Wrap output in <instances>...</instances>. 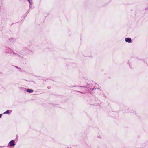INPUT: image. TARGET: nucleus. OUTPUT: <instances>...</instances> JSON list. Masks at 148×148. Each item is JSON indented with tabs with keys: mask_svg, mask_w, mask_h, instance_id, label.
<instances>
[{
	"mask_svg": "<svg viewBox=\"0 0 148 148\" xmlns=\"http://www.w3.org/2000/svg\"><path fill=\"white\" fill-rule=\"evenodd\" d=\"M96 85L94 83L92 84L90 82H89L86 84V85L84 86H75L77 87V89L79 90L83 91L80 92L77 91L81 93L86 94L87 92L90 93L93 90L96 89L95 85Z\"/></svg>",
	"mask_w": 148,
	"mask_h": 148,
	"instance_id": "1",
	"label": "nucleus"
},
{
	"mask_svg": "<svg viewBox=\"0 0 148 148\" xmlns=\"http://www.w3.org/2000/svg\"><path fill=\"white\" fill-rule=\"evenodd\" d=\"M15 141L12 140L9 142V144L10 146H14L15 145V144L14 143Z\"/></svg>",
	"mask_w": 148,
	"mask_h": 148,
	"instance_id": "2",
	"label": "nucleus"
},
{
	"mask_svg": "<svg viewBox=\"0 0 148 148\" xmlns=\"http://www.w3.org/2000/svg\"><path fill=\"white\" fill-rule=\"evenodd\" d=\"M125 41L128 43H131L132 42V40L131 38H127L125 39Z\"/></svg>",
	"mask_w": 148,
	"mask_h": 148,
	"instance_id": "3",
	"label": "nucleus"
},
{
	"mask_svg": "<svg viewBox=\"0 0 148 148\" xmlns=\"http://www.w3.org/2000/svg\"><path fill=\"white\" fill-rule=\"evenodd\" d=\"M28 1L29 3H30V5H29V8H30L31 7L32 5L33 4V2L32 0H28Z\"/></svg>",
	"mask_w": 148,
	"mask_h": 148,
	"instance_id": "4",
	"label": "nucleus"
},
{
	"mask_svg": "<svg viewBox=\"0 0 148 148\" xmlns=\"http://www.w3.org/2000/svg\"><path fill=\"white\" fill-rule=\"evenodd\" d=\"M27 92H28L31 93L33 92V90L32 89H27Z\"/></svg>",
	"mask_w": 148,
	"mask_h": 148,
	"instance_id": "5",
	"label": "nucleus"
},
{
	"mask_svg": "<svg viewBox=\"0 0 148 148\" xmlns=\"http://www.w3.org/2000/svg\"><path fill=\"white\" fill-rule=\"evenodd\" d=\"M12 112V110H7L6 111H5V112H4L3 114H8L9 113V112Z\"/></svg>",
	"mask_w": 148,
	"mask_h": 148,
	"instance_id": "6",
	"label": "nucleus"
},
{
	"mask_svg": "<svg viewBox=\"0 0 148 148\" xmlns=\"http://www.w3.org/2000/svg\"><path fill=\"white\" fill-rule=\"evenodd\" d=\"M6 51L7 53H10L12 52V50L11 49L8 48L7 49Z\"/></svg>",
	"mask_w": 148,
	"mask_h": 148,
	"instance_id": "7",
	"label": "nucleus"
},
{
	"mask_svg": "<svg viewBox=\"0 0 148 148\" xmlns=\"http://www.w3.org/2000/svg\"><path fill=\"white\" fill-rule=\"evenodd\" d=\"M5 147V146H0V147H1V148L4 147Z\"/></svg>",
	"mask_w": 148,
	"mask_h": 148,
	"instance_id": "8",
	"label": "nucleus"
},
{
	"mask_svg": "<svg viewBox=\"0 0 148 148\" xmlns=\"http://www.w3.org/2000/svg\"><path fill=\"white\" fill-rule=\"evenodd\" d=\"M2 116V115L1 114H0V118H1Z\"/></svg>",
	"mask_w": 148,
	"mask_h": 148,
	"instance_id": "9",
	"label": "nucleus"
},
{
	"mask_svg": "<svg viewBox=\"0 0 148 148\" xmlns=\"http://www.w3.org/2000/svg\"><path fill=\"white\" fill-rule=\"evenodd\" d=\"M17 56H19L18 55H17Z\"/></svg>",
	"mask_w": 148,
	"mask_h": 148,
	"instance_id": "10",
	"label": "nucleus"
},
{
	"mask_svg": "<svg viewBox=\"0 0 148 148\" xmlns=\"http://www.w3.org/2000/svg\"><path fill=\"white\" fill-rule=\"evenodd\" d=\"M16 67V68H18V67Z\"/></svg>",
	"mask_w": 148,
	"mask_h": 148,
	"instance_id": "11",
	"label": "nucleus"
}]
</instances>
